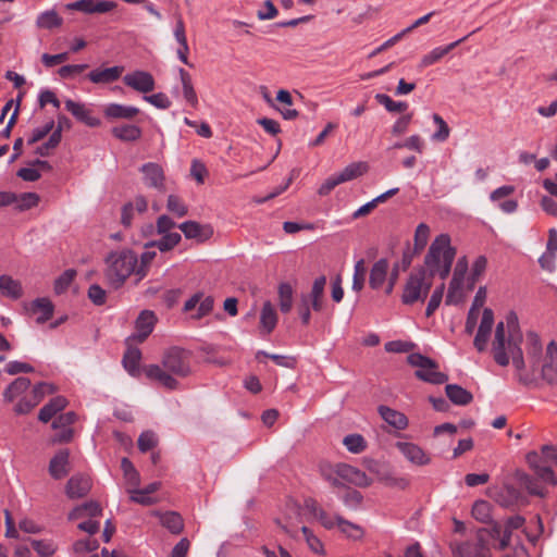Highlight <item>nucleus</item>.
<instances>
[{
  "mask_svg": "<svg viewBox=\"0 0 557 557\" xmlns=\"http://www.w3.org/2000/svg\"><path fill=\"white\" fill-rule=\"evenodd\" d=\"M444 290H445V284L444 283L438 285L433 290V293L431 295V298H430V300L428 302L426 310H425V315L428 318L431 317L435 312V310L440 307V305L442 302V299H443Z\"/></svg>",
  "mask_w": 557,
  "mask_h": 557,
  "instance_id": "nucleus-59",
  "label": "nucleus"
},
{
  "mask_svg": "<svg viewBox=\"0 0 557 557\" xmlns=\"http://www.w3.org/2000/svg\"><path fill=\"white\" fill-rule=\"evenodd\" d=\"M277 313L271 301H265L262 306L260 313V329L261 333L270 334L273 332L277 324Z\"/></svg>",
  "mask_w": 557,
  "mask_h": 557,
  "instance_id": "nucleus-28",
  "label": "nucleus"
},
{
  "mask_svg": "<svg viewBox=\"0 0 557 557\" xmlns=\"http://www.w3.org/2000/svg\"><path fill=\"white\" fill-rule=\"evenodd\" d=\"M191 373V352L187 349L173 346L168 348L161 359V366L149 364L145 367L148 379L157 381L166 389H177L180 383L176 377H187Z\"/></svg>",
  "mask_w": 557,
  "mask_h": 557,
  "instance_id": "nucleus-1",
  "label": "nucleus"
},
{
  "mask_svg": "<svg viewBox=\"0 0 557 557\" xmlns=\"http://www.w3.org/2000/svg\"><path fill=\"white\" fill-rule=\"evenodd\" d=\"M293 287L289 283H281L277 288L278 306L283 313H288L293 307Z\"/></svg>",
  "mask_w": 557,
  "mask_h": 557,
  "instance_id": "nucleus-40",
  "label": "nucleus"
},
{
  "mask_svg": "<svg viewBox=\"0 0 557 557\" xmlns=\"http://www.w3.org/2000/svg\"><path fill=\"white\" fill-rule=\"evenodd\" d=\"M455 256L456 249L450 245L449 235L441 234L436 236L424 257V268L432 283L436 274L442 280L449 275Z\"/></svg>",
  "mask_w": 557,
  "mask_h": 557,
  "instance_id": "nucleus-4",
  "label": "nucleus"
},
{
  "mask_svg": "<svg viewBox=\"0 0 557 557\" xmlns=\"http://www.w3.org/2000/svg\"><path fill=\"white\" fill-rule=\"evenodd\" d=\"M178 74L183 87L184 98L190 106L195 107L198 99L191 83V77L184 69H180Z\"/></svg>",
  "mask_w": 557,
  "mask_h": 557,
  "instance_id": "nucleus-43",
  "label": "nucleus"
},
{
  "mask_svg": "<svg viewBox=\"0 0 557 557\" xmlns=\"http://www.w3.org/2000/svg\"><path fill=\"white\" fill-rule=\"evenodd\" d=\"M121 469L123 470L124 478L126 479L127 483L132 486H138L140 483V476L138 471L135 469L132 461L124 457L121 460Z\"/></svg>",
  "mask_w": 557,
  "mask_h": 557,
  "instance_id": "nucleus-54",
  "label": "nucleus"
},
{
  "mask_svg": "<svg viewBox=\"0 0 557 557\" xmlns=\"http://www.w3.org/2000/svg\"><path fill=\"white\" fill-rule=\"evenodd\" d=\"M527 337L530 345L528 355L531 358L532 368L535 370L540 366L539 358L542 354V344L540 337L533 332L528 333Z\"/></svg>",
  "mask_w": 557,
  "mask_h": 557,
  "instance_id": "nucleus-51",
  "label": "nucleus"
},
{
  "mask_svg": "<svg viewBox=\"0 0 557 557\" xmlns=\"http://www.w3.org/2000/svg\"><path fill=\"white\" fill-rule=\"evenodd\" d=\"M64 126H70V121L65 116L59 117L57 127L53 120H48L41 126L34 129L32 139H44L47 136H49V139H60Z\"/></svg>",
  "mask_w": 557,
  "mask_h": 557,
  "instance_id": "nucleus-15",
  "label": "nucleus"
},
{
  "mask_svg": "<svg viewBox=\"0 0 557 557\" xmlns=\"http://www.w3.org/2000/svg\"><path fill=\"white\" fill-rule=\"evenodd\" d=\"M102 512V508L98 502L89 500L75 507L69 515L70 520L78 519L85 516L97 517Z\"/></svg>",
  "mask_w": 557,
  "mask_h": 557,
  "instance_id": "nucleus-34",
  "label": "nucleus"
},
{
  "mask_svg": "<svg viewBox=\"0 0 557 557\" xmlns=\"http://www.w3.org/2000/svg\"><path fill=\"white\" fill-rule=\"evenodd\" d=\"M166 209L178 218L185 216L188 213L187 206L176 195H170L168 197Z\"/></svg>",
  "mask_w": 557,
  "mask_h": 557,
  "instance_id": "nucleus-57",
  "label": "nucleus"
},
{
  "mask_svg": "<svg viewBox=\"0 0 557 557\" xmlns=\"http://www.w3.org/2000/svg\"><path fill=\"white\" fill-rule=\"evenodd\" d=\"M343 444L354 454H359L366 449V441L360 434H349L344 437Z\"/></svg>",
  "mask_w": 557,
  "mask_h": 557,
  "instance_id": "nucleus-56",
  "label": "nucleus"
},
{
  "mask_svg": "<svg viewBox=\"0 0 557 557\" xmlns=\"http://www.w3.org/2000/svg\"><path fill=\"white\" fill-rule=\"evenodd\" d=\"M157 322V317L151 310H144L139 313L135 322L136 333L127 337L126 343H143L152 333Z\"/></svg>",
  "mask_w": 557,
  "mask_h": 557,
  "instance_id": "nucleus-10",
  "label": "nucleus"
},
{
  "mask_svg": "<svg viewBox=\"0 0 557 557\" xmlns=\"http://www.w3.org/2000/svg\"><path fill=\"white\" fill-rule=\"evenodd\" d=\"M277 104L274 107L285 120H294L298 116V111L293 109V97L288 90L280 89L275 98Z\"/></svg>",
  "mask_w": 557,
  "mask_h": 557,
  "instance_id": "nucleus-24",
  "label": "nucleus"
},
{
  "mask_svg": "<svg viewBox=\"0 0 557 557\" xmlns=\"http://www.w3.org/2000/svg\"><path fill=\"white\" fill-rule=\"evenodd\" d=\"M335 519H336V524L339 528V530L343 533H345L348 537H350L352 540H359L362 537L363 530L361 529V527H359L348 520H345L341 516H336Z\"/></svg>",
  "mask_w": 557,
  "mask_h": 557,
  "instance_id": "nucleus-50",
  "label": "nucleus"
},
{
  "mask_svg": "<svg viewBox=\"0 0 557 557\" xmlns=\"http://www.w3.org/2000/svg\"><path fill=\"white\" fill-rule=\"evenodd\" d=\"M161 235L162 237L160 239L149 242L145 245V247H157L160 251L165 252L173 249L182 239L181 234L176 232Z\"/></svg>",
  "mask_w": 557,
  "mask_h": 557,
  "instance_id": "nucleus-37",
  "label": "nucleus"
},
{
  "mask_svg": "<svg viewBox=\"0 0 557 557\" xmlns=\"http://www.w3.org/2000/svg\"><path fill=\"white\" fill-rule=\"evenodd\" d=\"M17 208L20 210H28L39 202V196L35 193H24L20 197H17Z\"/></svg>",
  "mask_w": 557,
  "mask_h": 557,
  "instance_id": "nucleus-64",
  "label": "nucleus"
},
{
  "mask_svg": "<svg viewBox=\"0 0 557 557\" xmlns=\"http://www.w3.org/2000/svg\"><path fill=\"white\" fill-rule=\"evenodd\" d=\"M395 446L405 456V458L413 465L424 466L430 462V458L426 456L424 450L413 443L397 442Z\"/></svg>",
  "mask_w": 557,
  "mask_h": 557,
  "instance_id": "nucleus-19",
  "label": "nucleus"
},
{
  "mask_svg": "<svg viewBox=\"0 0 557 557\" xmlns=\"http://www.w3.org/2000/svg\"><path fill=\"white\" fill-rule=\"evenodd\" d=\"M492 506L486 500H476L472 506V517L482 522V523H490L493 521L492 519Z\"/></svg>",
  "mask_w": 557,
  "mask_h": 557,
  "instance_id": "nucleus-44",
  "label": "nucleus"
},
{
  "mask_svg": "<svg viewBox=\"0 0 557 557\" xmlns=\"http://www.w3.org/2000/svg\"><path fill=\"white\" fill-rule=\"evenodd\" d=\"M381 418L396 430H405L408 426L407 417L395 409L381 405L377 408Z\"/></svg>",
  "mask_w": 557,
  "mask_h": 557,
  "instance_id": "nucleus-27",
  "label": "nucleus"
},
{
  "mask_svg": "<svg viewBox=\"0 0 557 557\" xmlns=\"http://www.w3.org/2000/svg\"><path fill=\"white\" fill-rule=\"evenodd\" d=\"M488 550L487 544H483L479 539L476 542H465L457 546L455 554L457 557H486Z\"/></svg>",
  "mask_w": 557,
  "mask_h": 557,
  "instance_id": "nucleus-29",
  "label": "nucleus"
},
{
  "mask_svg": "<svg viewBox=\"0 0 557 557\" xmlns=\"http://www.w3.org/2000/svg\"><path fill=\"white\" fill-rule=\"evenodd\" d=\"M104 115L108 119L116 120H132L139 113V109L133 106H125L120 103H109L104 107Z\"/></svg>",
  "mask_w": 557,
  "mask_h": 557,
  "instance_id": "nucleus-26",
  "label": "nucleus"
},
{
  "mask_svg": "<svg viewBox=\"0 0 557 557\" xmlns=\"http://www.w3.org/2000/svg\"><path fill=\"white\" fill-rule=\"evenodd\" d=\"M131 343H126L128 347L123 356V364L129 374L135 375L139 369L141 351L137 347H133Z\"/></svg>",
  "mask_w": 557,
  "mask_h": 557,
  "instance_id": "nucleus-35",
  "label": "nucleus"
},
{
  "mask_svg": "<svg viewBox=\"0 0 557 557\" xmlns=\"http://www.w3.org/2000/svg\"><path fill=\"white\" fill-rule=\"evenodd\" d=\"M144 100L160 110H166L172 104L170 98L163 92H157L149 96L145 95Z\"/></svg>",
  "mask_w": 557,
  "mask_h": 557,
  "instance_id": "nucleus-61",
  "label": "nucleus"
},
{
  "mask_svg": "<svg viewBox=\"0 0 557 557\" xmlns=\"http://www.w3.org/2000/svg\"><path fill=\"white\" fill-rule=\"evenodd\" d=\"M490 527L479 529L478 531V539L483 542V544H487L486 536H488L492 540L500 542L502 535H503V525L497 521H492L488 523Z\"/></svg>",
  "mask_w": 557,
  "mask_h": 557,
  "instance_id": "nucleus-47",
  "label": "nucleus"
},
{
  "mask_svg": "<svg viewBox=\"0 0 557 557\" xmlns=\"http://www.w3.org/2000/svg\"><path fill=\"white\" fill-rule=\"evenodd\" d=\"M67 405V400L63 396H57L49 400L39 411L38 419L47 423L49 422L59 411L63 410Z\"/></svg>",
  "mask_w": 557,
  "mask_h": 557,
  "instance_id": "nucleus-30",
  "label": "nucleus"
},
{
  "mask_svg": "<svg viewBox=\"0 0 557 557\" xmlns=\"http://www.w3.org/2000/svg\"><path fill=\"white\" fill-rule=\"evenodd\" d=\"M389 262L386 258L375 261L370 270L369 285L372 289L382 288L386 280L388 281Z\"/></svg>",
  "mask_w": 557,
  "mask_h": 557,
  "instance_id": "nucleus-20",
  "label": "nucleus"
},
{
  "mask_svg": "<svg viewBox=\"0 0 557 557\" xmlns=\"http://www.w3.org/2000/svg\"><path fill=\"white\" fill-rule=\"evenodd\" d=\"M113 135L116 139H139L141 131L135 124L124 123L113 127Z\"/></svg>",
  "mask_w": 557,
  "mask_h": 557,
  "instance_id": "nucleus-45",
  "label": "nucleus"
},
{
  "mask_svg": "<svg viewBox=\"0 0 557 557\" xmlns=\"http://www.w3.org/2000/svg\"><path fill=\"white\" fill-rule=\"evenodd\" d=\"M337 465L332 466L330 463L320 465V473L324 480L331 483L334 487H344L342 479L336 474Z\"/></svg>",
  "mask_w": 557,
  "mask_h": 557,
  "instance_id": "nucleus-55",
  "label": "nucleus"
},
{
  "mask_svg": "<svg viewBox=\"0 0 557 557\" xmlns=\"http://www.w3.org/2000/svg\"><path fill=\"white\" fill-rule=\"evenodd\" d=\"M542 377L547 383L557 382V344L550 342L546 348L545 361L542 366Z\"/></svg>",
  "mask_w": 557,
  "mask_h": 557,
  "instance_id": "nucleus-17",
  "label": "nucleus"
},
{
  "mask_svg": "<svg viewBox=\"0 0 557 557\" xmlns=\"http://www.w3.org/2000/svg\"><path fill=\"white\" fill-rule=\"evenodd\" d=\"M364 468L376 476L377 480L385 483L386 479H389V469L388 467L374 459H364L363 461Z\"/></svg>",
  "mask_w": 557,
  "mask_h": 557,
  "instance_id": "nucleus-48",
  "label": "nucleus"
},
{
  "mask_svg": "<svg viewBox=\"0 0 557 557\" xmlns=\"http://www.w3.org/2000/svg\"><path fill=\"white\" fill-rule=\"evenodd\" d=\"M76 276L73 269L65 270L54 282V292L60 295L64 293Z\"/></svg>",
  "mask_w": 557,
  "mask_h": 557,
  "instance_id": "nucleus-58",
  "label": "nucleus"
},
{
  "mask_svg": "<svg viewBox=\"0 0 557 557\" xmlns=\"http://www.w3.org/2000/svg\"><path fill=\"white\" fill-rule=\"evenodd\" d=\"M369 166L366 162H354L347 165L342 172L337 173L339 182H349L355 180L364 173H367Z\"/></svg>",
  "mask_w": 557,
  "mask_h": 557,
  "instance_id": "nucleus-42",
  "label": "nucleus"
},
{
  "mask_svg": "<svg viewBox=\"0 0 557 557\" xmlns=\"http://www.w3.org/2000/svg\"><path fill=\"white\" fill-rule=\"evenodd\" d=\"M429 235L430 227L424 223H420L417 226L414 233V247H407L403 253L401 265L404 271H406L411 265L413 257L419 255L424 249L428 244Z\"/></svg>",
  "mask_w": 557,
  "mask_h": 557,
  "instance_id": "nucleus-7",
  "label": "nucleus"
},
{
  "mask_svg": "<svg viewBox=\"0 0 557 557\" xmlns=\"http://www.w3.org/2000/svg\"><path fill=\"white\" fill-rule=\"evenodd\" d=\"M158 444L156 434L151 431L143 432L137 441V445L140 451L146 453L154 448Z\"/></svg>",
  "mask_w": 557,
  "mask_h": 557,
  "instance_id": "nucleus-62",
  "label": "nucleus"
},
{
  "mask_svg": "<svg viewBox=\"0 0 557 557\" xmlns=\"http://www.w3.org/2000/svg\"><path fill=\"white\" fill-rule=\"evenodd\" d=\"M414 375L421 381L436 384V385L444 384L448 381V375L437 371V369H435V370H430V369L417 370L414 372Z\"/></svg>",
  "mask_w": 557,
  "mask_h": 557,
  "instance_id": "nucleus-46",
  "label": "nucleus"
},
{
  "mask_svg": "<svg viewBox=\"0 0 557 557\" xmlns=\"http://www.w3.org/2000/svg\"><path fill=\"white\" fill-rule=\"evenodd\" d=\"M30 386L28 377L20 376L15 379L3 392L7 401H12L16 396L24 393Z\"/></svg>",
  "mask_w": 557,
  "mask_h": 557,
  "instance_id": "nucleus-41",
  "label": "nucleus"
},
{
  "mask_svg": "<svg viewBox=\"0 0 557 557\" xmlns=\"http://www.w3.org/2000/svg\"><path fill=\"white\" fill-rule=\"evenodd\" d=\"M160 522L173 534H180L184 529L183 518L175 511H168L160 515Z\"/></svg>",
  "mask_w": 557,
  "mask_h": 557,
  "instance_id": "nucleus-39",
  "label": "nucleus"
},
{
  "mask_svg": "<svg viewBox=\"0 0 557 557\" xmlns=\"http://www.w3.org/2000/svg\"><path fill=\"white\" fill-rule=\"evenodd\" d=\"M445 393L448 399L458 406L469 405L473 399V395L458 384H447Z\"/></svg>",
  "mask_w": 557,
  "mask_h": 557,
  "instance_id": "nucleus-31",
  "label": "nucleus"
},
{
  "mask_svg": "<svg viewBox=\"0 0 557 557\" xmlns=\"http://www.w3.org/2000/svg\"><path fill=\"white\" fill-rule=\"evenodd\" d=\"M29 310L32 313H40L36 322L42 324L52 318L54 306L48 298H37L32 302Z\"/></svg>",
  "mask_w": 557,
  "mask_h": 557,
  "instance_id": "nucleus-32",
  "label": "nucleus"
},
{
  "mask_svg": "<svg viewBox=\"0 0 557 557\" xmlns=\"http://www.w3.org/2000/svg\"><path fill=\"white\" fill-rule=\"evenodd\" d=\"M144 184L158 191H165V174L161 165L154 162H148L140 166Z\"/></svg>",
  "mask_w": 557,
  "mask_h": 557,
  "instance_id": "nucleus-9",
  "label": "nucleus"
},
{
  "mask_svg": "<svg viewBox=\"0 0 557 557\" xmlns=\"http://www.w3.org/2000/svg\"><path fill=\"white\" fill-rule=\"evenodd\" d=\"M521 493L512 485H505L497 494L496 502L505 508H510L519 503Z\"/></svg>",
  "mask_w": 557,
  "mask_h": 557,
  "instance_id": "nucleus-33",
  "label": "nucleus"
},
{
  "mask_svg": "<svg viewBox=\"0 0 557 557\" xmlns=\"http://www.w3.org/2000/svg\"><path fill=\"white\" fill-rule=\"evenodd\" d=\"M375 100L383 106L388 112L401 113L408 109V103L405 101H394L385 94H376Z\"/></svg>",
  "mask_w": 557,
  "mask_h": 557,
  "instance_id": "nucleus-49",
  "label": "nucleus"
},
{
  "mask_svg": "<svg viewBox=\"0 0 557 557\" xmlns=\"http://www.w3.org/2000/svg\"><path fill=\"white\" fill-rule=\"evenodd\" d=\"M407 362L411 367L419 368L418 370H422V369L435 370V369H438V364L436 363V361H434L433 359H431V358H429L426 356H423V355H421L419 352L410 354L407 357Z\"/></svg>",
  "mask_w": 557,
  "mask_h": 557,
  "instance_id": "nucleus-52",
  "label": "nucleus"
},
{
  "mask_svg": "<svg viewBox=\"0 0 557 557\" xmlns=\"http://www.w3.org/2000/svg\"><path fill=\"white\" fill-rule=\"evenodd\" d=\"M326 285V277L321 275L317 277L312 284L311 292L309 294H301V298H305L307 301L310 299H319L324 297V288Z\"/></svg>",
  "mask_w": 557,
  "mask_h": 557,
  "instance_id": "nucleus-60",
  "label": "nucleus"
},
{
  "mask_svg": "<svg viewBox=\"0 0 557 557\" xmlns=\"http://www.w3.org/2000/svg\"><path fill=\"white\" fill-rule=\"evenodd\" d=\"M557 458V448L552 445H544L541 454L531 451L527 455V462L530 468L534 471L536 478L527 474L522 471H517L515 476L517 481L527 488L531 495L544 497L545 492L539 480L544 483L555 485L557 480L548 465L549 461L554 462Z\"/></svg>",
  "mask_w": 557,
  "mask_h": 557,
  "instance_id": "nucleus-3",
  "label": "nucleus"
},
{
  "mask_svg": "<svg viewBox=\"0 0 557 557\" xmlns=\"http://www.w3.org/2000/svg\"><path fill=\"white\" fill-rule=\"evenodd\" d=\"M508 327V337H506L505 324L499 322L496 325L495 336L493 341V355L497 364L506 367L509 364L510 358L512 364L517 370H522L525 367L522 349L520 344L522 335L519 331L518 317L513 311H510L506 318Z\"/></svg>",
  "mask_w": 557,
  "mask_h": 557,
  "instance_id": "nucleus-2",
  "label": "nucleus"
},
{
  "mask_svg": "<svg viewBox=\"0 0 557 557\" xmlns=\"http://www.w3.org/2000/svg\"><path fill=\"white\" fill-rule=\"evenodd\" d=\"M524 523H525V519L520 515L509 517L503 527L504 532H503L500 542L495 544L494 547L499 550H505L507 547H509V545L511 543L512 532L515 530L522 528L524 525Z\"/></svg>",
  "mask_w": 557,
  "mask_h": 557,
  "instance_id": "nucleus-22",
  "label": "nucleus"
},
{
  "mask_svg": "<svg viewBox=\"0 0 557 557\" xmlns=\"http://www.w3.org/2000/svg\"><path fill=\"white\" fill-rule=\"evenodd\" d=\"M91 488V481L83 474L73 475L66 483L65 492L70 498H82L86 496Z\"/></svg>",
  "mask_w": 557,
  "mask_h": 557,
  "instance_id": "nucleus-21",
  "label": "nucleus"
},
{
  "mask_svg": "<svg viewBox=\"0 0 557 557\" xmlns=\"http://www.w3.org/2000/svg\"><path fill=\"white\" fill-rule=\"evenodd\" d=\"M65 109L79 122L86 124L87 126H98L100 124V120L96 117L91 110L84 103L75 102L71 99L65 101Z\"/></svg>",
  "mask_w": 557,
  "mask_h": 557,
  "instance_id": "nucleus-16",
  "label": "nucleus"
},
{
  "mask_svg": "<svg viewBox=\"0 0 557 557\" xmlns=\"http://www.w3.org/2000/svg\"><path fill=\"white\" fill-rule=\"evenodd\" d=\"M123 82L127 87L145 95L156 88L153 76L149 72L141 70L127 73L124 75Z\"/></svg>",
  "mask_w": 557,
  "mask_h": 557,
  "instance_id": "nucleus-8",
  "label": "nucleus"
},
{
  "mask_svg": "<svg viewBox=\"0 0 557 557\" xmlns=\"http://www.w3.org/2000/svg\"><path fill=\"white\" fill-rule=\"evenodd\" d=\"M107 269L104 277L108 285L113 289H119L124 285L131 274H136L138 258L129 249L110 252L106 258Z\"/></svg>",
  "mask_w": 557,
  "mask_h": 557,
  "instance_id": "nucleus-5",
  "label": "nucleus"
},
{
  "mask_svg": "<svg viewBox=\"0 0 557 557\" xmlns=\"http://www.w3.org/2000/svg\"><path fill=\"white\" fill-rule=\"evenodd\" d=\"M62 23L63 18L53 9L41 12L36 20V26L42 29L57 28L60 27Z\"/></svg>",
  "mask_w": 557,
  "mask_h": 557,
  "instance_id": "nucleus-36",
  "label": "nucleus"
},
{
  "mask_svg": "<svg viewBox=\"0 0 557 557\" xmlns=\"http://www.w3.org/2000/svg\"><path fill=\"white\" fill-rule=\"evenodd\" d=\"M336 474L343 481L359 487H367L372 483V479H370L363 471L347 463H337Z\"/></svg>",
  "mask_w": 557,
  "mask_h": 557,
  "instance_id": "nucleus-13",
  "label": "nucleus"
},
{
  "mask_svg": "<svg viewBox=\"0 0 557 557\" xmlns=\"http://www.w3.org/2000/svg\"><path fill=\"white\" fill-rule=\"evenodd\" d=\"M57 391V387L51 383L41 382L34 386L33 398L37 405L41 401L45 395H51Z\"/></svg>",
  "mask_w": 557,
  "mask_h": 557,
  "instance_id": "nucleus-63",
  "label": "nucleus"
},
{
  "mask_svg": "<svg viewBox=\"0 0 557 557\" xmlns=\"http://www.w3.org/2000/svg\"><path fill=\"white\" fill-rule=\"evenodd\" d=\"M494 325V312L490 308H484L482 319L475 334L473 345L478 351L482 352L486 349Z\"/></svg>",
  "mask_w": 557,
  "mask_h": 557,
  "instance_id": "nucleus-12",
  "label": "nucleus"
},
{
  "mask_svg": "<svg viewBox=\"0 0 557 557\" xmlns=\"http://www.w3.org/2000/svg\"><path fill=\"white\" fill-rule=\"evenodd\" d=\"M124 71L123 66L95 69L89 72L88 78L94 84H109L117 81Z\"/></svg>",
  "mask_w": 557,
  "mask_h": 557,
  "instance_id": "nucleus-23",
  "label": "nucleus"
},
{
  "mask_svg": "<svg viewBox=\"0 0 557 557\" xmlns=\"http://www.w3.org/2000/svg\"><path fill=\"white\" fill-rule=\"evenodd\" d=\"M116 2L113 0H78L67 3V10L81 11L87 14L107 13L115 9Z\"/></svg>",
  "mask_w": 557,
  "mask_h": 557,
  "instance_id": "nucleus-11",
  "label": "nucleus"
},
{
  "mask_svg": "<svg viewBox=\"0 0 557 557\" xmlns=\"http://www.w3.org/2000/svg\"><path fill=\"white\" fill-rule=\"evenodd\" d=\"M178 228L188 239H195L198 243H205L213 235V228L210 224H200L196 221H186L178 225Z\"/></svg>",
  "mask_w": 557,
  "mask_h": 557,
  "instance_id": "nucleus-14",
  "label": "nucleus"
},
{
  "mask_svg": "<svg viewBox=\"0 0 557 557\" xmlns=\"http://www.w3.org/2000/svg\"><path fill=\"white\" fill-rule=\"evenodd\" d=\"M432 287L431 278L428 276L426 269L419 267L412 271L403 288L401 302L411 306L416 302H423Z\"/></svg>",
  "mask_w": 557,
  "mask_h": 557,
  "instance_id": "nucleus-6",
  "label": "nucleus"
},
{
  "mask_svg": "<svg viewBox=\"0 0 557 557\" xmlns=\"http://www.w3.org/2000/svg\"><path fill=\"white\" fill-rule=\"evenodd\" d=\"M0 292L8 297L18 299L23 295V288L18 281L9 275L0 276Z\"/></svg>",
  "mask_w": 557,
  "mask_h": 557,
  "instance_id": "nucleus-38",
  "label": "nucleus"
},
{
  "mask_svg": "<svg viewBox=\"0 0 557 557\" xmlns=\"http://www.w3.org/2000/svg\"><path fill=\"white\" fill-rule=\"evenodd\" d=\"M70 463V450L64 448L60 449L50 460L49 462V474L55 479L60 480L66 476L70 472L69 468Z\"/></svg>",
  "mask_w": 557,
  "mask_h": 557,
  "instance_id": "nucleus-18",
  "label": "nucleus"
},
{
  "mask_svg": "<svg viewBox=\"0 0 557 557\" xmlns=\"http://www.w3.org/2000/svg\"><path fill=\"white\" fill-rule=\"evenodd\" d=\"M466 37H462L449 45L443 47H436L432 49L429 53L424 54L420 61L419 66L421 69L428 67L432 64H435L440 60H442L447 53H449L453 49H455L458 45L463 42Z\"/></svg>",
  "mask_w": 557,
  "mask_h": 557,
  "instance_id": "nucleus-25",
  "label": "nucleus"
},
{
  "mask_svg": "<svg viewBox=\"0 0 557 557\" xmlns=\"http://www.w3.org/2000/svg\"><path fill=\"white\" fill-rule=\"evenodd\" d=\"M366 274H367L366 261L363 259H359L355 263V268H354L351 288L355 292L359 293L364 287Z\"/></svg>",
  "mask_w": 557,
  "mask_h": 557,
  "instance_id": "nucleus-53",
  "label": "nucleus"
}]
</instances>
